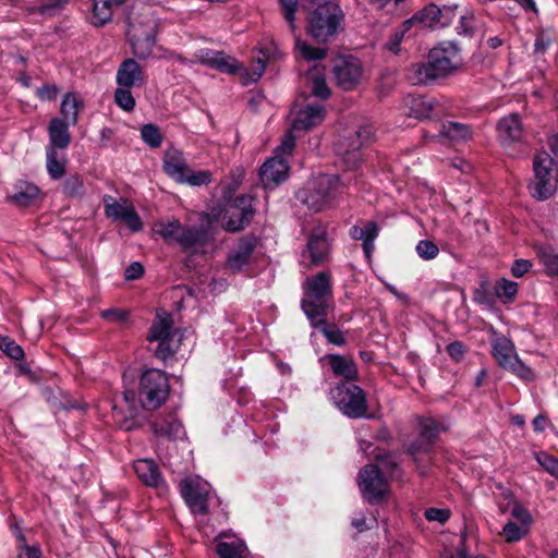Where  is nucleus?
Listing matches in <instances>:
<instances>
[{"label":"nucleus","mask_w":558,"mask_h":558,"mask_svg":"<svg viewBox=\"0 0 558 558\" xmlns=\"http://www.w3.org/2000/svg\"><path fill=\"white\" fill-rule=\"evenodd\" d=\"M459 51L452 41L440 43L429 51L427 62L411 65L408 80L413 85H427L451 75L457 69Z\"/></svg>","instance_id":"1"},{"label":"nucleus","mask_w":558,"mask_h":558,"mask_svg":"<svg viewBox=\"0 0 558 558\" xmlns=\"http://www.w3.org/2000/svg\"><path fill=\"white\" fill-rule=\"evenodd\" d=\"M331 296L332 288L329 272L320 271L306 279L301 306L312 326L316 327L325 323Z\"/></svg>","instance_id":"2"},{"label":"nucleus","mask_w":558,"mask_h":558,"mask_svg":"<svg viewBox=\"0 0 558 558\" xmlns=\"http://www.w3.org/2000/svg\"><path fill=\"white\" fill-rule=\"evenodd\" d=\"M128 39L132 53L140 60L153 56L156 45V22L150 12H140L136 7L128 17Z\"/></svg>","instance_id":"3"},{"label":"nucleus","mask_w":558,"mask_h":558,"mask_svg":"<svg viewBox=\"0 0 558 558\" xmlns=\"http://www.w3.org/2000/svg\"><path fill=\"white\" fill-rule=\"evenodd\" d=\"M162 170L174 182L189 186L208 185L213 179L209 170L194 171L189 166L183 151L175 147H169L165 150Z\"/></svg>","instance_id":"4"},{"label":"nucleus","mask_w":558,"mask_h":558,"mask_svg":"<svg viewBox=\"0 0 558 558\" xmlns=\"http://www.w3.org/2000/svg\"><path fill=\"white\" fill-rule=\"evenodd\" d=\"M347 179L337 174H322L315 178L302 201L314 211L330 205L347 189Z\"/></svg>","instance_id":"5"},{"label":"nucleus","mask_w":558,"mask_h":558,"mask_svg":"<svg viewBox=\"0 0 558 558\" xmlns=\"http://www.w3.org/2000/svg\"><path fill=\"white\" fill-rule=\"evenodd\" d=\"M343 21V12L335 2L319 4L308 16V31L318 41L326 43L333 37Z\"/></svg>","instance_id":"6"},{"label":"nucleus","mask_w":558,"mask_h":558,"mask_svg":"<svg viewBox=\"0 0 558 558\" xmlns=\"http://www.w3.org/2000/svg\"><path fill=\"white\" fill-rule=\"evenodd\" d=\"M295 146V136L292 132L284 135L281 144L276 148L275 156L267 159L260 167L259 177L264 187L278 185L288 177L289 165L284 156L290 155Z\"/></svg>","instance_id":"7"},{"label":"nucleus","mask_w":558,"mask_h":558,"mask_svg":"<svg viewBox=\"0 0 558 558\" xmlns=\"http://www.w3.org/2000/svg\"><path fill=\"white\" fill-rule=\"evenodd\" d=\"M330 397L339 411L350 417L360 418L367 412V400L363 389L352 383L341 381L330 390Z\"/></svg>","instance_id":"8"},{"label":"nucleus","mask_w":558,"mask_h":558,"mask_svg":"<svg viewBox=\"0 0 558 558\" xmlns=\"http://www.w3.org/2000/svg\"><path fill=\"white\" fill-rule=\"evenodd\" d=\"M140 401L145 410H156L166 402L169 395V383L166 373L150 368L140 379Z\"/></svg>","instance_id":"9"},{"label":"nucleus","mask_w":558,"mask_h":558,"mask_svg":"<svg viewBox=\"0 0 558 558\" xmlns=\"http://www.w3.org/2000/svg\"><path fill=\"white\" fill-rule=\"evenodd\" d=\"M371 132L366 128L348 131L340 135L335 144L337 163L345 171L354 170L361 162V147L368 140Z\"/></svg>","instance_id":"10"},{"label":"nucleus","mask_w":558,"mask_h":558,"mask_svg":"<svg viewBox=\"0 0 558 558\" xmlns=\"http://www.w3.org/2000/svg\"><path fill=\"white\" fill-rule=\"evenodd\" d=\"M172 325L173 322L170 315H157V318L149 329L147 340L149 342L158 341L156 349V356L158 359L167 360L180 348L181 335Z\"/></svg>","instance_id":"11"},{"label":"nucleus","mask_w":558,"mask_h":558,"mask_svg":"<svg viewBox=\"0 0 558 558\" xmlns=\"http://www.w3.org/2000/svg\"><path fill=\"white\" fill-rule=\"evenodd\" d=\"M492 347V353L501 368L525 381L534 379V372L521 361L514 343L510 339L505 336L497 337L493 340Z\"/></svg>","instance_id":"12"},{"label":"nucleus","mask_w":558,"mask_h":558,"mask_svg":"<svg viewBox=\"0 0 558 558\" xmlns=\"http://www.w3.org/2000/svg\"><path fill=\"white\" fill-rule=\"evenodd\" d=\"M418 438L410 445L408 452L412 456L418 471L425 474L429 458H420V454L426 456L429 452L441 430V426L432 417H422L418 421Z\"/></svg>","instance_id":"13"},{"label":"nucleus","mask_w":558,"mask_h":558,"mask_svg":"<svg viewBox=\"0 0 558 558\" xmlns=\"http://www.w3.org/2000/svg\"><path fill=\"white\" fill-rule=\"evenodd\" d=\"M332 73L341 89L353 90L364 78V66L356 57L339 56L333 61Z\"/></svg>","instance_id":"14"},{"label":"nucleus","mask_w":558,"mask_h":558,"mask_svg":"<svg viewBox=\"0 0 558 558\" xmlns=\"http://www.w3.org/2000/svg\"><path fill=\"white\" fill-rule=\"evenodd\" d=\"M180 493L195 515H205L208 512L210 485L198 477H186L180 483Z\"/></svg>","instance_id":"15"},{"label":"nucleus","mask_w":558,"mask_h":558,"mask_svg":"<svg viewBox=\"0 0 558 558\" xmlns=\"http://www.w3.org/2000/svg\"><path fill=\"white\" fill-rule=\"evenodd\" d=\"M534 191L532 195L539 199H547L555 191L553 180L554 159L547 153H541L534 158Z\"/></svg>","instance_id":"16"},{"label":"nucleus","mask_w":558,"mask_h":558,"mask_svg":"<svg viewBox=\"0 0 558 558\" xmlns=\"http://www.w3.org/2000/svg\"><path fill=\"white\" fill-rule=\"evenodd\" d=\"M254 216L253 197L238 196L223 216V227L229 232H238L250 225Z\"/></svg>","instance_id":"17"},{"label":"nucleus","mask_w":558,"mask_h":558,"mask_svg":"<svg viewBox=\"0 0 558 558\" xmlns=\"http://www.w3.org/2000/svg\"><path fill=\"white\" fill-rule=\"evenodd\" d=\"M359 487L364 499L375 502L387 492V482L377 465H366L359 474Z\"/></svg>","instance_id":"18"},{"label":"nucleus","mask_w":558,"mask_h":558,"mask_svg":"<svg viewBox=\"0 0 558 558\" xmlns=\"http://www.w3.org/2000/svg\"><path fill=\"white\" fill-rule=\"evenodd\" d=\"M329 253V243L324 228H315L310 234L306 247L301 253V264L305 267L324 263Z\"/></svg>","instance_id":"19"},{"label":"nucleus","mask_w":558,"mask_h":558,"mask_svg":"<svg viewBox=\"0 0 558 558\" xmlns=\"http://www.w3.org/2000/svg\"><path fill=\"white\" fill-rule=\"evenodd\" d=\"M292 116V131H310L319 125L326 118V108L320 102H308L305 106L298 108L293 107Z\"/></svg>","instance_id":"20"},{"label":"nucleus","mask_w":558,"mask_h":558,"mask_svg":"<svg viewBox=\"0 0 558 558\" xmlns=\"http://www.w3.org/2000/svg\"><path fill=\"white\" fill-rule=\"evenodd\" d=\"M450 13H452L451 8L444 7L440 9L436 4L430 3L412 17L405 20V26H416L418 29L444 27L449 21Z\"/></svg>","instance_id":"21"},{"label":"nucleus","mask_w":558,"mask_h":558,"mask_svg":"<svg viewBox=\"0 0 558 558\" xmlns=\"http://www.w3.org/2000/svg\"><path fill=\"white\" fill-rule=\"evenodd\" d=\"M473 135L472 125L458 121H446L441 123L437 134H427L425 137L435 142L446 141L450 144H459L471 141Z\"/></svg>","instance_id":"22"},{"label":"nucleus","mask_w":558,"mask_h":558,"mask_svg":"<svg viewBox=\"0 0 558 558\" xmlns=\"http://www.w3.org/2000/svg\"><path fill=\"white\" fill-rule=\"evenodd\" d=\"M194 59L204 65L222 73L235 74L240 70L239 62L222 51L211 49H199L195 52Z\"/></svg>","instance_id":"23"},{"label":"nucleus","mask_w":558,"mask_h":558,"mask_svg":"<svg viewBox=\"0 0 558 558\" xmlns=\"http://www.w3.org/2000/svg\"><path fill=\"white\" fill-rule=\"evenodd\" d=\"M146 80L143 68L132 58L123 60L116 73L118 86L140 88L146 84Z\"/></svg>","instance_id":"24"},{"label":"nucleus","mask_w":558,"mask_h":558,"mask_svg":"<svg viewBox=\"0 0 558 558\" xmlns=\"http://www.w3.org/2000/svg\"><path fill=\"white\" fill-rule=\"evenodd\" d=\"M133 469L144 485L159 490H166V482L161 475L158 464L154 460L138 459L134 461Z\"/></svg>","instance_id":"25"},{"label":"nucleus","mask_w":558,"mask_h":558,"mask_svg":"<svg viewBox=\"0 0 558 558\" xmlns=\"http://www.w3.org/2000/svg\"><path fill=\"white\" fill-rule=\"evenodd\" d=\"M255 247V240L248 238L241 239L238 245L228 255V267L233 272L244 270L253 262Z\"/></svg>","instance_id":"26"},{"label":"nucleus","mask_w":558,"mask_h":558,"mask_svg":"<svg viewBox=\"0 0 558 558\" xmlns=\"http://www.w3.org/2000/svg\"><path fill=\"white\" fill-rule=\"evenodd\" d=\"M497 133L504 146L521 142L523 138V128L520 117L517 113H510L499 120Z\"/></svg>","instance_id":"27"},{"label":"nucleus","mask_w":558,"mask_h":558,"mask_svg":"<svg viewBox=\"0 0 558 558\" xmlns=\"http://www.w3.org/2000/svg\"><path fill=\"white\" fill-rule=\"evenodd\" d=\"M216 553L219 558H248L245 543L226 533H220L216 538Z\"/></svg>","instance_id":"28"},{"label":"nucleus","mask_w":558,"mask_h":558,"mask_svg":"<svg viewBox=\"0 0 558 558\" xmlns=\"http://www.w3.org/2000/svg\"><path fill=\"white\" fill-rule=\"evenodd\" d=\"M70 125L60 118L51 119L48 125L49 144L46 147L57 150L66 149L71 143Z\"/></svg>","instance_id":"29"},{"label":"nucleus","mask_w":558,"mask_h":558,"mask_svg":"<svg viewBox=\"0 0 558 558\" xmlns=\"http://www.w3.org/2000/svg\"><path fill=\"white\" fill-rule=\"evenodd\" d=\"M324 359L328 361L336 377H341L348 383L357 378V367L351 357L340 354H328Z\"/></svg>","instance_id":"30"},{"label":"nucleus","mask_w":558,"mask_h":558,"mask_svg":"<svg viewBox=\"0 0 558 558\" xmlns=\"http://www.w3.org/2000/svg\"><path fill=\"white\" fill-rule=\"evenodd\" d=\"M153 430L156 436L168 439H178L184 435L181 422L172 415L156 420L153 423Z\"/></svg>","instance_id":"31"},{"label":"nucleus","mask_w":558,"mask_h":558,"mask_svg":"<svg viewBox=\"0 0 558 558\" xmlns=\"http://www.w3.org/2000/svg\"><path fill=\"white\" fill-rule=\"evenodd\" d=\"M66 162V156L63 150L46 147V168L51 179L59 180L64 175Z\"/></svg>","instance_id":"32"},{"label":"nucleus","mask_w":558,"mask_h":558,"mask_svg":"<svg viewBox=\"0 0 558 558\" xmlns=\"http://www.w3.org/2000/svg\"><path fill=\"white\" fill-rule=\"evenodd\" d=\"M208 231L203 227H184L179 245L187 251L203 246L208 242Z\"/></svg>","instance_id":"33"},{"label":"nucleus","mask_w":558,"mask_h":558,"mask_svg":"<svg viewBox=\"0 0 558 558\" xmlns=\"http://www.w3.org/2000/svg\"><path fill=\"white\" fill-rule=\"evenodd\" d=\"M83 108V102L74 93H66L63 96L60 106V112L66 123L75 125L78 121V112Z\"/></svg>","instance_id":"34"},{"label":"nucleus","mask_w":558,"mask_h":558,"mask_svg":"<svg viewBox=\"0 0 558 558\" xmlns=\"http://www.w3.org/2000/svg\"><path fill=\"white\" fill-rule=\"evenodd\" d=\"M184 226L177 219L159 221L155 225L156 234L168 244H179Z\"/></svg>","instance_id":"35"},{"label":"nucleus","mask_w":558,"mask_h":558,"mask_svg":"<svg viewBox=\"0 0 558 558\" xmlns=\"http://www.w3.org/2000/svg\"><path fill=\"white\" fill-rule=\"evenodd\" d=\"M113 7L117 5L111 0H93L90 23L95 26H102L111 21Z\"/></svg>","instance_id":"36"},{"label":"nucleus","mask_w":558,"mask_h":558,"mask_svg":"<svg viewBox=\"0 0 558 558\" xmlns=\"http://www.w3.org/2000/svg\"><path fill=\"white\" fill-rule=\"evenodd\" d=\"M39 195V189L32 183L22 182L16 186V192L11 196V201L21 207L29 206Z\"/></svg>","instance_id":"37"},{"label":"nucleus","mask_w":558,"mask_h":558,"mask_svg":"<svg viewBox=\"0 0 558 558\" xmlns=\"http://www.w3.org/2000/svg\"><path fill=\"white\" fill-rule=\"evenodd\" d=\"M306 78L310 82L313 96L322 100L330 96V89L326 83V78L317 66H314L313 70L307 73Z\"/></svg>","instance_id":"38"},{"label":"nucleus","mask_w":558,"mask_h":558,"mask_svg":"<svg viewBox=\"0 0 558 558\" xmlns=\"http://www.w3.org/2000/svg\"><path fill=\"white\" fill-rule=\"evenodd\" d=\"M518 283L515 281L501 278L496 281L494 292L504 304L512 303L518 293Z\"/></svg>","instance_id":"39"},{"label":"nucleus","mask_w":558,"mask_h":558,"mask_svg":"<svg viewBox=\"0 0 558 558\" xmlns=\"http://www.w3.org/2000/svg\"><path fill=\"white\" fill-rule=\"evenodd\" d=\"M410 104L409 116L416 119H426L430 117L433 111V104L425 97L417 96L408 99Z\"/></svg>","instance_id":"40"},{"label":"nucleus","mask_w":558,"mask_h":558,"mask_svg":"<svg viewBox=\"0 0 558 558\" xmlns=\"http://www.w3.org/2000/svg\"><path fill=\"white\" fill-rule=\"evenodd\" d=\"M105 213L109 218H112L113 220H121L131 211L133 206L128 205L126 202L119 203L117 201H113L111 196H105Z\"/></svg>","instance_id":"41"},{"label":"nucleus","mask_w":558,"mask_h":558,"mask_svg":"<svg viewBox=\"0 0 558 558\" xmlns=\"http://www.w3.org/2000/svg\"><path fill=\"white\" fill-rule=\"evenodd\" d=\"M378 233L379 227L377 222L373 220L366 221L362 227L353 226L350 229L351 238L363 242L367 240H375L378 236Z\"/></svg>","instance_id":"42"},{"label":"nucleus","mask_w":558,"mask_h":558,"mask_svg":"<svg viewBox=\"0 0 558 558\" xmlns=\"http://www.w3.org/2000/svg\"><path fill=\"white\" fill-rule=\"evenodd\" d=\"M14 535L19 541L17 558H41L43 554L40 547L38 545H27L24 534L17 526L14 527Z\"/></svg>","instance_id":"43"},{"label":"nucleus","mask_w":558,"mask_h":558,"mask_svg":"<svg viewBox=\"0 0 558 558\" xmlns=\"http://www.w3.org/2000/svg\"><path fill=\"white\" fill-rule=\"evenodd\" d=\"M537 253L546 274L551 277L558 276V254L549 246L539 247Z\"/></svg>","instance_id":"44"},{"label":"nucleus","mask_w":558,"mask_h":558,"mask_svg":"<svg viewBox=\"0 0 558 558\" xmlns=\"http://www.w3.org/2000/svg\"><path fill=\"white\" fill-rule=\"evenodd\" d=\"M131 90V87L118 86L114 92L116 105L126 112L133 111L136 105Z\"/></svg>","instance_id":"45"},{"label":"nucleus","mask_w":558,"mask_h":558,"mask_svg":"<svg viewBox=\"0 0 558 558\" xmlns=\"http://www.w3.org/2000/svg\"><path fill=\"white\" fill-rule=\"evenodd\" d=\"M63 192L69 197H82L85 194L83 178L78 174L68 177L63 182Z\"/></svg>","instance_id":"46"},{"label":"nucleus","mask_w":558,"mask_h":558,"mask_svg":"<svg viewBox=\"0 0 558 558\" xmlns=\"http://www.w3.org/2000/svg\"><path fill=\"white\" fill-rule=\"evenodd\" d=\"M529 531L530 530L527 527L509 521L504 525L501 535L504 536L506 542L515 543L525 537Z\"/></svg>","instance_id":"47"},{"label":"nucleus","mask_w":558,"mask_h":558,"mask_svg":"<svg viewBox=\"0 0 558 558\" xmlns=\"http://www.w3.org/2000/svg\"><path fill=\"white\" fill-rule=\"evenodd\" d=\"M141 136L143 142L151 148H158L162 143V135L159 129L151 123L142 126Z\"/></svg>","instance_id":"48"},{"label":"nucleus","mask_w":558,"mask_h":558,"mask_svg":"<svg viewBox=\"0 0 558 558\" xmlns=\"http://www.w3.org/2000/svg\"><path fill=\"white\" fill-rule=\"evenodd\" d=\"M295 47L300 54L306 60H320L325 58L327 50L325 48H316L302 41L300 38L295 39Z\"/></svg>","instance_id":"49"},{"label":"nucleus","mask_w":558,"mask_h":558,"mask_svg":"<svg viewBox=\"0 0 558 558\" xmlns=\"http://www.w3.org/2000/svg\"><path fill=\"white\" fill-rule=\"evenodd\" d=\"M535 460L547 473L558 481V458L545 451H539L535 453Z\"/></svg>","instance_id":"50"},{"label":"nucleus","mask_w":558,"mask_h":558,"mask_svg":"<svg viewBox=\"0 0 558 558\" xmlns=\"http://www.w3.org/2000/svg\"><path fill=\"white\" fill-rule=\"evenodd\" d=\"M0 350L15 361H20L24 357V351L22 347L5 336H0Z\"/></svg>","instance_id":"51"},{"label":"nucleus","mask_w":558,"mask_h":558,"mask_svg":"<svg viewBox=\"0 0 558 558\" xmlns=\"http://www.w3.org/2000/svg\"><path fill=\"white\" fill-rule=\"evenodd\" d=\"M266 69V62L263 58L256 59V64L253 66L252 70H243L241 73V80L243 85H248L251 83L257 82L260 76L263 75L264 71Z\"/></svg>","instance_id":"52"},{"label":"nucleus","mask_w":558,"mask_h":558,"mask_svg":"<svg viewBox=\"0 0 558 558\" xmlns=\"http://www.w3.org/2000/svg\"><path fill=\"white\" fill-rule=\"evenodd\" d=\"M412 26H405V21L391 34L389 39L385 44V48L393 53L400 51L401 43Z\"/></svg>","instance_id":"53"},{"label":"nucleus","mask_w":558,"mask_h":558,"mask_svg":"<svg viewBox=\"0 0 558 558\" xmlns=\"http://www.w3.org/2000/svg\"><path fill=\"white\" fill-rule=\"evenodd\" d=\"M318 326H320V324ZM322 326V332L329 343L338 347H343L347 343L344 333L336 325H327L325 322Z\"/></svg>","instance_id":"54"},{"label":"nucleus","mask_w":558,"mask_h":558,"mask_svg":"<svg viewBox=\"0 0 558 558\" xmlns=\"http://www.w3.org/2000/svg\"><path fill=\"white\" fill-rule=\"evenodd\" d=\"M417 255L424 260H432L439 254L438 246L429 240H421L415 246Z\"/></svg>","instance_id":"55"},{"label":"nucleus","mask_w":558,"mask_h":558,"mask_svg":"<svg viewBox=\"0 0 558 558\" xmlns=\"http://www.w3.org/2000/svg\"><path fill=\"white\" fill-rule=\"evenodd\" d=\"M511 515L512 518L518 520L521 525L530 530V526L533 521L532 515L530 511L517 500H514L512 504Z\"/></svg>","instance_id":"56"},{"label":"nucleus","mask_w":558,"mask_h":558,"mask_svg":"<svg viewBox=\"0 0 558 558\" xmlns=\"http://www.w3.org/2000/svg\"><path fill=\"white\" fill-rule=\"evenodd\" d=\"M282 9L284 20L288 22L292 32L295 31V11L298 8V0H279Z\"/></svg>","instance_id":"57"},{"label":"nucleus","mask_w":558,"mask_h":558,"mask_svg":"<svg viewBox=\"0 0 558 558\" xmlns=\"http://www.w3.org/2000/svg\"><path fill=\"white\" fill-rule=\"evenodd\" d=\"M71 0H47L45 4L38 7V13L43 15H53L62 10Z\"/></svg>","instance_id":"58"},{"label":"nucleus","mask_w":558,"mask_h":558,"mask_svg":"<svg viewBox=\"0 0 558 558\" xmlns=\"http://www.w3.org/2000/svg\"><path fill=\"white\" fill-rule=\"evenodd\" d=\"M425 518L428 521H436L444 524L450 518V511L447 509L428 508L425 511Z\"/></svg>","instance_id":"59"},{"label":"nucleus","mask_w":558,"mask_h":558,"mask_svg":"<svg viewBox=\"0 0 558 558\" xmlns=\"http://www.w3.org/2000/svg\"><path fill=\"white\" fill-rule=\"evenodd\" d=\"M532 268V263L529 259L519 258L513 262L511 274L515 278H521L527 274Z\"/></svg>","instance_id":"60"},{"label":"nucleus","mask_w":558,"mask_h":558,"mask_svg":"<svg viewBox=\"0 0 558 558\" xmlns=\"http://www.w3.org/2000/svg\"><path fill=\"white\" fill-rule=\"evenodd\" d=\"M60 93L57 85H44L37 89V96L44 101L54 100Z\"/></svg>","instance_id":"61"},{"label":"nucleus","mask_w":558,"mask_h":558,"mask_svg":"<svg viewBox=\"0 0 558 558\" xmlns=\"http://www.w3.org/2000/svg\"><path fill=\"white\" fill-rule=\"evenodd\" d=\"M122 221L133 232H138L143 228L142 220L134 208H132L131 211H129V214L122 219Z\"/></svg>","instance_id":"62"},{"label":"nucleus","mask_w":558,"mask_h":558,"mask_svg":"<svg viewBox=\"0 0 558 558\" xmlns=\"http://www.w3.org/2000/svg\"><path fill=\"white\" fill-rule=\"evenodd\" d=\"M553 40L554 38L548 32H541L535 39V51L541 53L545 52L551 45Z\"/></svg>","instance_id":"63"},{"label":"nucleus","mask_w":558,"mask_h":558,"mask_svg":"<svg viewBox=\"0 0 558 558\" xmlns=\"http://www.w3.org/2000/svg\"><path fill=\"white\" fill-rule=\"evenodd\" d=\"M144 274V267L138 262H133L130 266L126 267L124 272V278L126 280H136L141 278Z\"/></svg>","instance_id":"64"}]
</instances>
